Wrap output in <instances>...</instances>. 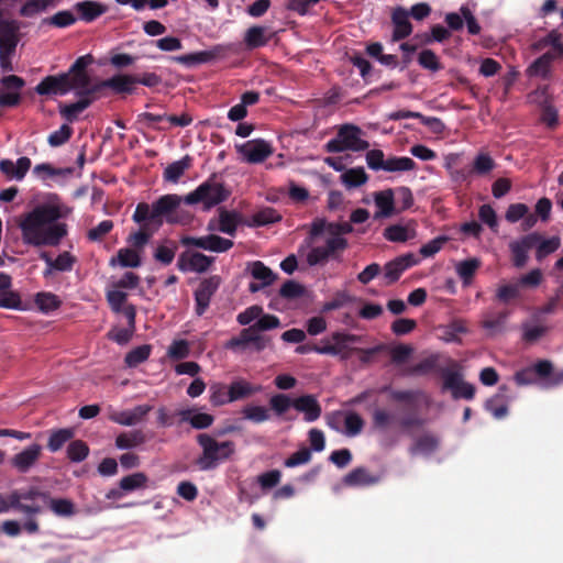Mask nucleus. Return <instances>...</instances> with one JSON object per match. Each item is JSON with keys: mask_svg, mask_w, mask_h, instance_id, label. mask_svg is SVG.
<instances>
[{"mask_svg": "<svg viewBox=\"0 0 563 563\" xmlns=\"http://www.w3.org/2000/svg\"><path fill=\"white\" fill-rule=\"evenodd\" d=\"M151 352L152 346L150 344L140 345L126 353L124 362L129 367H136L150 357Z\"/></svg>", "mask_w": 563, "mask_h": 563, "instance_id": "51", "label": "nucleus"}, {"mask_svg": "<svg viewBox=\"0 0 563 563\" xmlns=\"http://www.w3.org/2000/svg\"><path fill=\"white\" fill-rule=\"evenodd\" d=\"M214 258L200 252H183L178 256L177 268L181 272L206 273L213 264Z\"/></svg>", "mask_w": 563, "mask_h": 563, "instance_id": "14", "label": "nucleus"}, {"mask_svg": "<svg viewBox=\"0 0 563 563\" xmlns=\"http://www.w3.org/2000/svg\"><path fill=\"white\" fill-rule=\"evenodd\" d=\"M479 266L481 261L478 258L473 257L460 262L456 266V272L464 283H468L474 277Z\"/></svg>", "mask_w": 563, "mask_h": 563, "instance_id": "58", "label": "nucleus"}, {"mask_svg": "<svg viewBox=\"0 0 563 563\" xmlns=\"http://www.w3.org/2000/svg\"><path fill=\"white\" fill-rule=\"evenodd\" d=\"M363 131L360 126L345 123L342 124L336 136L324 144L327 153H341L345 151L361 152L369 147V143L362 139Z\"/></svg>", "mask_w": 563, "mask_h": 563, "instance_id": "6", "label": "nucleus"}, {"mask_svg": "<svg viewBox=\"0 0 563 563\" xmlns=\"http://www.w3.org/2000/svg\"><path fill=\"white\" fill-rule=\"evenodd\" d=\"M210 402L218 407L231 402L229 396V386L222 383H214L210 386Z\"/></svg>", "mask_w": 563, "mask_h": 563, "instance_id": "57", "label": "nucleus"}, {"mask_svg": "<svg viewBox=\"0 0 563 563\" xmlns=\"http://www.w3.org/2000/svg\"><path fill=\"white\" fill-rule=\"evenodd\" d=\"M119 264L121 267L135 268L141 266V256L133 247H122L118 251L117 256L110 260V265Z\"/></svg>", "mask_w": 563, "mask_h": 563, "instance_id": "33", "label": "nucleus"}, {"mask_svg": "<svg viewBox=\"0 0 563 563\" xmlns=\"http://www.w3.org/2000/svg\"><path fill=\"white\" fill-rule=\"evenodd\" d=\"M178 246L175 241L166 240L164 244H161L154 251L153 257L156 262L167 266L173 263Z\"/></svg>", "mask_w": 563, "mask_h": 563, "instance_id": "40", "label": "nucleus"}, {"mask_svg": "<svg viewBox=\"0 0 563 563\" xmlns=\"http://www.w3.org/2000/svg\"><path fill=\"white\" fill-rule=\"evenodd\" d=\"M91 104V99H79L78 101L69 104H59L60 115L68 122L77 120L78 114L86 110Z\"/></svg>", "mask_w": 563, "mask_h": 563, "instance_id": "43", "label": "nucleus"}, {"mask_svg": "<svg viewBox=\"0 0 563 563\" xmlns=\"http://www.w3.org/2000/svg\"><path fill=\"white\" fill-rule=\"evenodd\" d=\"M383 235L390 242H406L415 236V232L410 233L409 229L401 224H391L384 230Z\"/></svg>", "mask_w": 563, "mask_h": 563, "instance_id": "53", "label": "nucleus"}, {"mask_svg": "<svg viewBox=\"0 0 563 563\" xmlns=\"http://www.w3.org/2000/svg\"><path fill=\"white\" fill-rule=\"evenodd\" d=\"M419 65L428 70L433 73L439 71L443 68L442 64L439 60V57L432 49H422L418 56Z\"/></svg>", "mask_w": 563, "mask_h": 563, "instance_id": "59", "label": "nucleus"}, {"mask_svg": "<svg viewBox=\"0 0 563 563\" xmlns=\"http://www.w3.org/2000/svg\"><path fill=\"white\" fill-rule=\"evenodd\" d=\"M541 240V234L533 232L522 236L518 241L509 244L512 264L517 268H521L527 264L528 252L534 247Z\"/></svg>", "mask_w": 563, "mask_h": 563, "instance_id": "13", "label": "nucleus"}, {"mask_svg": "<svg viewBox=\"0 0 563 563\" xmlns=\"http://www.w3.org/2000/svg\"><path fill=\"white\" fill-rule=\"evenodd\" d=\"M40 257L47 266L55 267V271L58 272L73 271V267L77 262V258L67 251L60 253L55 260H53L46 252H43Z\"/></svg>", "mask_w": 563, "mask_h": 563, "instance_id": "32", "label": "nucleus"}, {"mask_svg": "<svg viewBox=\"0 0 563 563\" xmlns=\"http://www.w3.org/2000/svg\"><path fill=\"white\" fill-rule=\"evenodd\" d=\"M547 325H530L529 323L522 324V341L528 344H533L539 341L547 332Z\"/></svg>", "mask_w": 563, "mask_h": 563, "instance_id": "61", "label": "nucleus"}, {"mask_svg": "<svg viewBox=\"0 0 563 563\" xmlns=\"http://www.w3.org/2000/svg\"><path fill=\"white\" fill-rule=\"evenodd\" d=\"M146 440L145 433L140 429L121 432L115 438V446L120 450H130L144 444Z\"/></svg>", "mask_w": 563, "mask_h": 563, "instance_id": "31", "label": "nucleus"}, {"mask_svg": "<svg viewBox=\"0 0 563 563\" xmlns=\"http://www.w3.org/2000/svg\"><path fill=\"white\" fill-rule=\"evenodd\" d=\"M378 482H379V476L372 475L367 471V468L362 467V466L352 470L343 478V483L350 487L369 486V485L377 484Z\"/></svg>", "mask_w": 563, "mask_h": 563, "instance_id": "26", "label": "nucleus"}, {"mask_svg": "<svg viewBox=\"0 0 563 563\" xmlns=\"http://www.w3.org/2000/svg\"><path fill=\"white\" fill-rule=\"evenodd\" d=\"M152 409L151 405H139L132 410L113 411L109 415V419L118 424L130 427L141 422Z\"/></svg>", "mask_w": 563, "mask_h": 563, "instance_id": "18", "label": "nucleus"}, {"mask_svg": "<svg viewBox=\"0 0 563 563\" xmlns=\"http://www.w3.org/2000/svg\"><path fill=\"white\" fill-rule=\"evenodd\" d=\"M294 409L303 415L306 422L317 421L322 415L321 405L312 394L295 397Z\"/></svg>", "mask_w": 563, "mask_h": 563, "instance_id": "16", "label": "nucleus"}, {"mask_svg": "<svg viewBox=\"0 0 563 563\" xmlns=\"http://www.w3.org/2000/svg\"><path fill=\"white\" fill-rule=\"evenodd\" d=\"M190 346L188 341L186 340H175L172 342L167 350V355L169 358L179 361L189 356Z\"/></svg>", "mask_w": 563, "mask_h": 563, "instance_id": "63", "label": "nucleus"}, {"mask_svg": "<svg viewBox=\"0 0 563 563\" xmlns=\"http://www.w3.org/2000/svg\"><path fill=\"white\" fill-rule=\"evenodd\" d=\"M0 499L2 500L4 506L7 507V511L9 509H11V508L15 509V510H18L20 512L26 514V515H36V514H40L42 511V508L38 505L26 504L25 500H22V499L19 498L16 493H12L9 496L8 500H5L0 495Z\"/></svg>", "mask_w": 563, "mask_h": 563, "instance_id": "37", "label": "nucleus"}, {"mask_svg": "<svg viewBox=\"0 0 563 563\" xmlns=\"http://www.w3.org/2000/svg\"><path fill=\"white\" fill-rule=\"evenodd\" d=\"M331 341L330 340L321 341L323 343L322 354L340 356L342 360H346L351 356L352 351H354L349 345L358 342L360 336L336 331L331 334Z\"/></svg>", "mask_w": 563, "mask_h": 563, "instance_id": "9", "label": "nucleus"}, {"mask_svg": "<svg viewBox=\"0 0 563 563\" xmlns=\"http://www.w3.org/2000/svg\"><path fill=\"white\" fill-rule=\"evenodd\" d=\"M418 264V260L411 253H407L388 262L384 266V278L387 285L396 283L401 274Z\"/></svg>", "mask_w": 563, "mask_h": 563, "instance_id": "15", "label": "nucleus"}, {"mask_svg": "<svg viewBox=\"0 0 563 563\" xmlns=\"http://www.w3.org/2000/svg\"><path fill=\"white\" fill-rule=\"evenodd\" d=\"M236 150L250 164L263 163L273 154L272 145L262 139L247 141L244 144L238 145Z\"/></svg>", "mask_w": 563, "mask_h": 563, "instance_id": "11", "label": "nucleus"}, {"mask_svg": "<svg viewBox=\"0 0 563 563\" xmlns=\"http://www.w3.org/2000/svg\"><path fill=\"white\" fill-rule=\"evenodd\" d=\"M561 241L559 236H552L547 240H540V242L534 246L537 247L536 257L538 261H541L545 256L551 253H554L560 247Z\"/></svg>", "mask_w": 563, "mask_h": 563, "instance_id": "62", "label": "nucleus"}, {"mask_svg": "<svg viewBox=\"0 0 563 563\" xmlns=\"http://www.w3.org/2000/svg\"><path fill=\"white\" fill-rule=\"evenodd\" d=\"M192 166V157L185 155L181 159L169 164L163 173V179L167 183L177 184L185 172Z\"/></svg>", "mask_w": 563, "mask_h": 563, "instance_id": "27", "label": "nucleus"}, {"mask_svg": "<svg viewBox=\"0 0 563 563\" xmlns=\"http://www.w3.org/2000/svg\"><path fill=\"white\" fill-rule=\"evenodd\" d=\"M241 413L243 419L253 423H263L271 419L269 410L264 406L246 405Z\"/></svg>", "mask_w": 563, "mask_h": 563, "instance_id": "48", "label": "nucleus"}, {"mask_svg": "<svg viewBox=\"0 0 563 563\" xmlns=\"http://www.w3.org/2000/svg\"><path fill=\"white\" fill-rule=\"evenodd\" d=\"M49 509L59 517H71L75 515V505L67 498H47Z\"/></svg>", "mask_w": 563, "mask_h": 563, "instance_id": "49", "label": "nucleus"}, {"mask_svg": "<svg viewBox=\"0 0 563 563\" xmlns=\"http://www.w3.org/2000/svg\"><path fill=\"white\" fill-rule=\"evenodd\" d=\"M395 194L394 190L388 188L385 190L376 191L374 194V202L378 209L374 213V219L379 220L384 218H390L395 214Z\"/></svg>", "mask_w": 563, "mask_h": 563, "instance_id": "21", "label": "nucleus"}, {"mask_svg": "<svg viewBox=\"0 0 563 563\" xmlns=\"http://www.w3.org/2000/svg\"><path fill=\"white\" fill-rule=\"evenodd\" d=\"M240 223V216L234 211L221 210L219 216V231L228 235L234 236L238 225Z\"/></svg>", "mask_w": 563, "mask_h": 563, "instance_id": "44", "label": "nucleus"}, {"mask_svg": "<svg viewBox=\"0 0 563 563\" xmlns=\"http://www.w3.org/2000/svg\"><path fill=\"white\" fill-rule=\"evenodd\" d=\"M71 173V168H57L48 163L37 164L33 168V174L41 178L42 180H46L47 178H52L55 176H67L70 175Z\"/></svg>", "mask_w": 563, "mask_h": 563, "instance_id": "52", "label": "nucleus"}, {"mask_svg": "<svg viewBox=\"0 0 563 563\" xmlns=\"http://www.w3.org/2000/svg\"><path fill=\"white\" fill-rule=\"evenodd\" d=\"M439 445L440 438L433 433L426 432L415 439L409 448V453L411 455H431L439 449Z\"/></svg>", "mask_w": 563, "mask_h": 563, "instance_id": "23", "label": "nucleus"}, {"mask_svg": "<svg viewBox=\"0 0 563 563\" xmlns=\"http://www.w3.org/2000/svg\"><path fill=\"white\" fill-rule=\"evenodd\" d=\"M196 442L201 448V454L195 461L200 471H212L235 454V443L231 440L219 442L214 435L199 433Z\"/></svg>", "mask_w": 563, "mask_h": 563, "instance_id": "4", "label": "nucleus"}, {"mask_svg": "<svg viewBox=\"0 0 563 563\" xmlns=\"http://www.w3.org/2000/svg\"><path fill=\"white\" fill-rule=\"evenodd\" d=\"M262 390L261 385H252L245 379H235L229 386V396L231 402H234L240 399L247 398L254 394H257Z\"/></svg>", "mask_w": 563, "mask_h": 563, "instance_id": "28", "label": "nucleus"}, {"mask_svg": "<svg viewBox=\"0 0 563 563\" xmlns=\"http://www.w3.org/2000/svg\"><path fill=\"white\" fill-rule=\"evenodd\" d=\"M101 85L115 93H132L135 86L133 75L118 74L108 79L101 80Z\"/></svg>", "mask_w": 563, "mask_h": 563, "instance_id": "25", "label": "nucleus"}, {"mask_svg": "<svg viewBox=\"0 0 563 563\" xmlns=\"http://www.w3.org/2000/svg\"><path fill=\"white\" fill-rule=\"evenodd\" d=\"M89 454V446L82 440L71 441L67 448V457L75 463L84 461Z\"/></svg>", "mask_w": 563, "mask_h": 563, "instance_id": "60", "label": "nucleus"}, {"mask_svg": "<svg viewBox=\"0 0 563 563\" xmlns=\"http://www.w3.org/2000/svg\"><path fill=\"white\" fill-rule=\"evenodd\" d=\"M73 132V129L68 124H63L58 130L48 135L47 142L52 147L60 146L69 141Z\"/></svg>", "mask_w": 563, "mask_h": 563, "instance_id": "64", "label": "nucleus"}, {"mask_svg": "<svg viewBox=\"0 0 563 563\" xmlns=\"http://www.w3.org/2000/svg\"><path fill=\"white\" fill-rule=\"evenodd\" d=\"M75 437L73 428L52 430L47 441V449L51 452L59 451L68 441Z\"/></svg>", "mask_w": 563, "mask_h": 563, "instance_id": "38", "label": "nucleus"}, {"mask_svg": "<svg viewBox=\"0 0 563 563\" xmlns=\"http://www.w3.org/2000/svg\"><path fill=\"white\" fill-rule=\"evenodd\" d=\"M451 368H442L440 375L443 378V389L451 390L454 399L472 400L475 397V387L471 383L463 380L462 374L456 369V362L452 361Z\"/></svg>", "mask_w": 563, "mask_h": 563, "instance_id": "7", "label": "nucleus"}, {"mask_svg": "<svg viewBox=\"0 0 563 563\" xmlns=\"http://www.w3.org/2000/svg\"><path fill=\"white\" fill-rule=\"evenodd\" d=\"M75 9L79 13V18L87 23L95 21L108 10L107 5L93 0L77 2Z\"/></svg>", "mask_w": 563, "mask_h": 563, "instance_id": "24", "label": "nucleus"}, {"mask_svg": "<svg viewBox=\"0 0 563 563\" xmlns=\"http://www.w3.org/2000/svg\"><path fill=\"white\" fill-rule=\"evenodd\" d=\"M31 165L32 162L26 156L20 157L15 164L11 159L4 158L0 161V172L10 179L22 180Z\"/></svg>", "mask_w": 563, "mask_h": 563, "instance_id": "22", "label": "nucleus"}, {"mask_svg": "<svg viewBox=\"0 0 563 563\" xmlns=\"http://www.w3.org/2000/svg\"><path fill=\"white\" fill-rule=\"evenodd\" d=\"M181 198L176 194L161 196L151 205L139 202L132 214V220L140 225L139 230L126 238V243L136 251H142L159 228L167 223H176L175 211L180 207Z\"/></svg>", "mask_w": 563, "mask_h": 563, "instance_id": "1", "label": "nucleus"}, {"mask_svg": "<svg viewBox=\"0 0 563 563\" xmlns=\"http://www.w3.org/2000/svg\"><path fill=\"white\" fill-rule=\"evenodd\" d=\"M19 25L15 21H0V55H13L19 43Z\"/></svg>", "mask_w": 563, "mask_h": 563, "instance_id": "17", "label": "nucleus"}, {"mask_svg": "<svg viewBox=\"0 0 563 563\" xmlns=\"http://www.w3.org/2000/svg\"><path fill=\"white\" fill-rule=\"evenodd\" d=\"M147 481H148V478L144 473H142V472L133 473L131 475H128V476H124L123 478H121L120 488L124 492H133L139 488L146 487Z\"/></svg>", "mask_w": 563, "mask_h": 563, "instance_id": "54", "label": "nucleus"}, {"mask_svg": "<svg viewBox=\"0 0 563 563\" xmlns=\"http://www.w3.org/2000/svg\"><path fill=\"white\" fill-rule=\"evenodd\" d=\"M63 217L59 206L44 203L25 213L19 223L23 242L33 246H57L67 234V225L57 222Z\"/></svg>", "mask_w": 563, "mask_h": 563, "instance_id": "3", "label": "nucleus"}, {"mask_svg": "<svg viewBox=\"0 0 563 563\" xmlns=\"http://www.w3.org/2000/svg\"><path fill=\"white\" fill-rule=\"evenodd\" d=\"M230 196L224 185L217 179L216 175L210 176L201 183L194 191L181 198V202L186 205L203 203L205 209H210L223 201Z\"/></svg>", "mask_w": 563, "mask_h": 563, "instance_id": "5", "label": "nucleus"}, {"mask_svg": "<svg viewBox=\"0 0 563 563\" xmlns=\"http://www.w3.org/2000/svg\"><path fill=\"white\" fill-rule=\"evenodd\" d=\"M394 25L393 41L398 42L408 37L412 32V24L409 21V12L402 7H397L391 13Z\"/></svg>", "mask_w": 563, "mask_h": 563, "instance_id": "20", "label": "nucleus"}, {"mask_svg": "<svg viewBox=\"0 0 563 563\" xmlns=\"http://www.w3.org/2000/svg\"><path fill=\"white\" fill-rule=\"evenodd\" d=\"M295 398L287 394H275L269 398V408L278 417L284 416L290 408H294Z\"/></svg>", "mask_w": 563, "mask_h": 563, "instance_id": "50", "label": "nucleus"}, {"mask_svg": "<svg viewBox=\"0 0 563 563\" xmlns=\"http://www.w3.org/2000/svg\"><path fill=\"white\" fill-rule=\"evenodd\" d=\"M58 0H26L20 8L19 14L23 18H33L48 8H55Z\"/></svg>", "mask_w": 563, "mask_h": 563, "instance_id": "34", "label": "nucleus"}, {"mask_svg": "<svg viewBox=\"0 0 563 563\" xmlns=\"http://www.w3.org/2000/svg\"><path fill=\"white\" fill-rule=\"evenodd\" d=\"M173 62L184 65L186 67H192L196 65L205 64L214 58V54L209 51L195 52L190 54L173 56Z\"/></svg>", "mask_w": 563, "mask_h": 563, "instance_id": "36", "label": "nucleus"}, {"mask_svg": "<svg viewBox=\"0 0 563 563\" xmlns=\"http://www.w3.org/2000/svg\"><path fill=\"white\" fill-rule=\"evenodd\" d=\"M42 446L34 443L12 457L11 464L20 473H26L40 459Z\"/></svg>", "mask_w": 563, "mask_h": 563, "instance_id": "19", "label": "nucleus"}, {"mask_svg": "<svg viewBox=\"0 0 563 563\" xmlns=\"http://www.w3.org/2000/svg\"><path fill=\"white\" fill-rule=\"evenodd\" d=\"M77 21L71 11H58L54 15L43 20V24H49L55 27L64 29L73 25Z\"/></svg>", "mask_w": 563, "mask_h": 563, "instance_id": "56", "label": "nucleus"}, {"mask_svg": "<svg viewBox=\"0 0 563 563\" xmlns=\"http://www.w3.org/2000/svg\"><path fill=\"white\" fill-rule=\"evenodd\" d=\"M507 390V386H500L498 393L486 401V409L490 411L493 416L497 419L504 418L508 412L507 405L504 401L505 393Z\"/></svg>", "mask_w": 563, "mask_h": 563, "instance_id": "35", "label": "nucleus"}, {"mask_svg": "<svg viewBox=\"0 0 563 563\" xmlns=\"http://www.w3.org/2000/svg\"><path fill=\"white\" fill-rule=\"evenodd\" d=\"M416 162L407 156H390L386 158L385 162V172L394 173V172H409L416 168Z\"/></svg>", "mask_w": 563, "mask_h": 563, "instance_id": "47", "label": "nucleus"}, {"mask_svg": "<svg viewBox=\"0 0 563 563\" xmlns=\"http://www.w3.org/2000/svg\"><path fill=\"white\" fill-rule=\"evenodd\" d=\"M368 180V175L365 173L363 167H355L345 170L341 175V181L346 188H356Z\"/></svg>", "mask_w": 563, "mask_h": 563, "instance_id": "41", "label": "nucleus"}, {"mask_svg": "<svg viewBox=\"0 0 563 563\" xmlns=\"http://www.w3.org/2000/svg\"><path fill=\"white\" fill-rule=\"evenodd\" d=\"M34 302L38 310L43 313H49L54 310H57L62 305V300L58 298V296L46 291L37 292L35 295Z\"/></svg>", "mask_w": 563, "mask_h": 563, "instance_id": "42", "label": "nucleus"}, {"mask_svg": "<svg viewBox=\"0 0 563 563\" xmlns=\"http://www.w3.org/2000/svg\"><path fill=\"white\" fill-rule=\"evenodd\" d=\"M282 220V216L278 211L272 207H265L255 212L249 225L251 227H264Z\"/></svg>", "mask_w": 563, "mask_h": 563, "instance_id": "39", "label": "nucleus"}, {"mask_svg": "<svg viewBox=\"0 0 563 563\" xmlns=\"http://www.w3.org/2000/svg\"><path fill=\"white\" fill-rule=\"evenodd\" d=\"M180 243L184 246H196L217 253L227 252L233 246L232 240L224 239L216 234H209L199 238L184 235L180 238Z\"/></svg>", "mask_w": 563, "mask_h": 563, "instance_id": "10", "label": "nucleus"}, {"mask_svg": "<svg viewBox=\"0 0 563 563\" xmlns=\"http://www.w3.org/2000/svg\"><path fill=\"white\" fill-rule=\"evenodd\" d=\"M40 96H64L71 90L69 76L65 73L44 77L34 88Z\"/></svg>", "mask_w": 563, "mask_h": 563, "instance_id": "12", "label": "nucleus"}, {"mask_svg": "<svg viewBox=\"0 0 563 563\" xmlns=\"http://www.w3.org/2000/svg\"><path fill=\"white\" fill-rule=\"evenodd\" d=\"M253 332H254V329L251 327L243 329L239 333V335L231 338L225 343V347L231 351H234V352H240V351L246 350L247 347H250V342H251L250 335Z\"/></svg>", "mask_w": 563, "mask_h": 563, "instance_id": "55", "label": "nucleus"}, {"mask_svg": "<svg viewBox=\"0 0 563 563\" xmlns=\"http://www.w3.org/2000/svg\"><path fill=\"white\" fill-rule=\"evenodd\" d=\"M382 391H388L389 398L393 401L404 402L406 405V412L400 419H396V416L385 409V408H375L372 413V427L374 430L380 432L383 435L379 440V444L384 449L394 448L398 438L395 435L387 434V429L395 422L405 430L408 431L412 428H421L426 424L427 420L419 416L418 413V398L421 396V393L418 390H398L390 389L389 387H384Z\"/></svg>", "mask_w": 563, "mask_h": 563, "instance_id": "2", "label": "nucleus"}, {"mask_svg": "<svg viewBox=\"0 0 563 563\" xmlns=\"http://www.w3.org/2000/svg\"><path fill=\"white\" fill-rule=\"evenodd\" d=\"M222 279L219 275L203 278L194 291L195 313L201 317L209 309L211 299L220 288Z\"/></svg>", "mask_w": 563, "mask_h": 563, "instance_id": "8", "label": "nucleus"}, {"mask_svg": "<svg viewBox=\"0 0 563 563\" xmlns=\"http://www.w3.org/2000/svg\"><path fill=\"white\" fill-rule=\"evenodd\" d=\"M272 38L267 34V29L261 25H253L249 27L244 34V43L249 49H255L265 46Z\"/></svg>", "mask_w": 563, "mask_h": 563, "instance_id": "29", "label": "nucleus"}, {"mask_svg": "<svg viewBox=\"0 0 563 563\" xmlns=\"http://www.w3.org/2000/svg\"><path fill=\"white\" fill-rule=\"evenodd\" d=\"M251 275L266 287L272 285L277 278V275L261 261H255L251 264Z\"/></svg>", "mask_w": 563, "mask_h": 563, "instance_id": "46", "label": "nucleus"}, {"mask_svg": "<svg viewBox=\"0 0 563 563\" xmlns=\"http://www.w3.org/2000/svg\"><path fill=\"white\" fill-rule=\"evenodd\" d=\"M181 421L189 422L194 429L203 430L212 426L214 417L206 412L194 413L191 409H184L178 412Z\"/></svg>", "mask_w": 563, "mask_h": 563, "instance_id": "30", "label": "nucleus"}, {"mask_svg": "<svg viewBox=\"0 0 563 563\" xmlns=\"http://www.w3.org/2000/svg\"><path fill=\"white\" fill-rule=\"evenodd\" d=\"M547 46H552L554 52L563 54L562 34L558 30L550 31L544 37L532 44L534 51H542Z\"/></svg>", "mask_w": 563, "mask_h": 563, "instance_id": "45", "label": "nucleus"}]
</instances>
